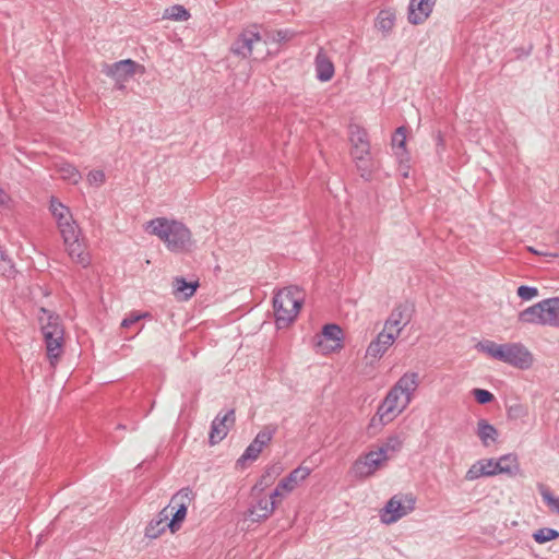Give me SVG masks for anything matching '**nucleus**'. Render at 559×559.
<instances>
[{"label":"nucleus","instance_id":"79ce46f5","mask_svg":"<svg viewBox=\"0 0 559 559\" xmlns=\"http://www.w3.org/2000/svg\"><path fill=\"white\" fill-rule=\"evenodd\" d=\"M405 144H406V128L399 127L392 136V145H393V147L404 151Z\"/></svg>","mask_w":559,"mask_h":559},{"label":"nucleus","instance_id":"de8ad7c7","mask_svg":"<svg viewBox=\"0 0 559 559\" xmlns=\"http://www.w3.org/2000/svg\"><path fill=\"white\" fill-rule=\"evenodd\" d=\"M91 185L100 186L105 181V174L102 170H92L87 175Z\"/></svg>","mask_w":559,"mask_h":559},{"label":"nucleus","instance_id":"393cba45","mask_svg":"<svg viewBox=\"0 0 559 559\" xmlns=\"http://www.w3.org/2000/svg\"><path fill=\"white\" fill-rule=\"evenodd\" d=\"M276 501H270L267 498H260L251 509L250 515L253 521L267 519L276 508Z\"/></svg>","mask_w":559,"mask_h":559},{"label":"nucleus","instance_id":"2eb2a0df","mask_svg":"<svg viewBox=\"0 0 559 559\" xmlns=\"http://www.w3.org/2000/svg\"><path fill=\"white\" fill-rule=\"evenodd\" d=\"M397 338V333L382 331L378 334L366 350V358L377 360L381 358L385 352L393 345Z\"/></svg>","mask_w":559,"mask_h":559},{"label":"nucleus","instance_id":"603ef678","mask_svg":"<svg viewBox=\"0 0 559 559\" xmlns=\"http://www.w3.org/2000/svg\"><path fill=\"white\" fill-rule=\"evenodd\" d=\"M283 491L284 489L283 488H280V485L277 484V487L274 489V491L270 495V498L269 500L270 501H276V498L277 497H282L283 496Z\"/></svg>","mask_w":559,"mask_h":559},{"label":"nucleus","instance_id":"9d476101","mask_svg":"<svg viewBox=\"0 0 559 559\" xmlns=\"http://www.w3.org/2000/svg\"><path fill=\"white\" fill-rule=\"evenodd\" d=\"M408 504L402 503L401 499L396 496L392 497L384 508L381 510L380 518L382 523L392 524L407 515L414 510L415 500L413 498H406Z\"/></svg>","mask_w":559,"mask_h":559},{"label":"nucleus","instance_id":"8fccbe9b","mask_svg":"<svg viewBox=\"0 0 559 559\" xmlns=\"http://www.w3.org/2000/svg\"><path fill=\"white\" fill-rule=\"evenodd\" d=\"M145 316L146 314L131 313L130 316L122 320L121 326L128 329L135 324L138 321H140V319H142Z\"/></svg>","mask_w":559,"mask_h":559},{"label":"nucleus","instance_id":"412c9836","mask_svg":"<svg viewBox=\"0 0 559 559\" xmlns=\"http://www.w3.org/2000/svg\"><path fill=\"white\" fill-rule=\"evenodd\" d=\"M311 473V469L306 466H298L294 471H292L288 476L283 478L278 485L280 488H283L285 492L293 491L299 483L305 480Z\"/></svg>","mask_w":559,"mask_h":559},{"label":"nucleus","instance_id":"0eeeda50","mask_svg":"<svg viewBox=\"0 0 559 559\" xmlns=\"http://www.w3.org/2000/svg\"><path fill=\"white\" fill-rule=\"evenodd\" d=\"M500 361L511 366L526 369L533 361L532 354L520 343L502 344Z\"/></svg>","mask_w":559,"mask_h":559},{"label":"nucleus","instance_id":"423d86ee","mask_svg":"<svg viewBox=\"0 0 559 559\" xmlns=\"http://www.w3.org/2000/svg\"><path fill=\"white\" fill-rule=\"evenodd\" d=\"M193 497L194 495L190 488H182L171 497L168 507L160 512V515H164V519L167 520L169 516L168 509H170L173 518L170 522L167 523V526L173 533L179 530L181 522L187 515V509L192 502Z\"/></svg>","mask_w":559,"mask_h":559},{"label":"nucleus","instance_id":"72a5a7b5","mask_svg":"<svg viewBox=\"0 0 559 559\" xmlns=\"http://www.w3.org/2000/svg\"><path fill=\"white\" fill-rule=\"evenodd\" d=\"M528 416V408L527 406L519 403V402H514V403H511L507 406V417L508 419L510 420H522L524 421V419Z\"/></svg>","mask_w":559,"mask_h":559},{"label":"nucleus","instance_id":"c756f323","mask_svg":"<svg viewBox=\"0 0 559 559\" xmlns=\"http://www.w3.org/2000/svg\"><path fill=\"white\" fill-rule=\"evenodd\" d=\"M403 441L397 436H392L382 443L377 450L388 461L392 454L399 452L402 449Z\"/></svg>","mask_w":559,"mask_h":559},{"label":"nucleus","instance_id":"49530a36","mask_svg":"<svg viewBox=\"0 0 559 559\" xmlns=\"http://www.w3.org/2000/svg\"><path fill=\"white\" fill-rule=\"evenodd\" d=\"M136 63L131 59L120 60L106 70H134Z\"/></svg>","mask_w":559,"mask_h":559},{"label":"nucleus","instance_id":"6e6552de","mask_svg":"<svg viewBox=\"0 0 559 559\" xmlns=\"http://www.w3.org/2000/svg\"><path fill=\"white\" fill-rule=\"evenodd\" d=\"M277 427L275 425L264 426L255 436L253 441L245 450L243 454L238 460L239 463L243 461H254L259 457L260 453L273 439Z\"/></svg>","mask_w":559,"mask_h":559},{"label":"nucleus","instance_id":"9b49d317","mask_svg":"<svg viewBox=\"0 0 559 559\" xmlns=\"http://www.w3.org/2000/svg\"><path fill=\"white\" fill-rule=\"evenodd\" d=\"M235 411L229 409L226 414H218L211 425L209 442L211 445L219 443L228 433L229 429L235 425Z\"/></svg>","mask_w":559,"mask_h":559},{"label":"nucleus","instance_id":"ddd939ff","mask_svg":"<svg viewBox=\"0 0 559 559\" xmlns=\"http://www.w3.org/2000/svg\"><path fill=\"white\" fill-rule=\"evenodd\" d=\"M343 331L337 324H326L318 335L316 345L324 353L342 347Z\"/></svg>","mask_w":559,"mask_h":559},{"label":"nucleus","instance_id":"7ed1b4c3","mask_svg":"<svg viewBox=\"0 0 559 559\" xmlns=\"http://www.w3.org/2000/svg\"><path fill=\"white\" fill-rule=\"evenodd\" d=\"M304 296L297 286L280 289L273 298V308L278 329L288 326L297 317Z\"/></svg>","mask_w":559,"mask_h":559},{"label":"nucleus","instance_id":"cd10ccee","mask_svg":"<svg viewBox=\"0 0 559 559\" xmlns=\"http://www.w3.org/2000/svg\"><path fill=\"white\" fill-rule=\"evenodd\" d=\"M265 39L270 41L272 53L278 50L280 44L289 40L294 36V32L289 29H280L274 32H267L264 34Z\"/></svg>","mask_w":559,"mask_h":559},{"label":"nucleus","instance_id":"a19ab883","mask_svg":"<svg viewBox=\"0 0 559 559\" xmlns=\"http://www.w3.org/2000/svg\"><path fill=\"white\" fill-rule=\"evenodd\" d=\"M481 476H486L485 466L481 465L480 460L474 463L465 474L466 480H475Z\"/></svg>","mask_w":559,"mask_h":559},{"label":"nucleus","instance_id":"39448f33","mask_svg":"<svg viewBox=\"0 0 559 559\" xmlns=\"http://www.w3.org/2000/svg\"><path fill=\"white\" fill-rule=\"evenodd\" d=\"M58 228L72 261L84 267L87 266L90 264V257L85 252L84 243L80 238L81 230L73 218L60 223Z\"/></svg>","mask_w":559,"mask_h":559},{"label":"nucleus","instance_id":"f3484780","mask_svg":"<svg viewBox=\"0 0 559 559\" xmlns=\"http://www.w3.org/2000/svg\"><path fill=\"white\" fill-rule=\"evenodd\" d=\"M40 312L41 316H39V322L41 324L43 335L51 334L58 338H60V335H64V329L58 314H55L45 308H41Z\"/></svg>","mask_w":559,"mask_h":559},{"label":"nucleus","instance_id":"a211bd4d","mask_svg":"<svg viewBox=\"0 0 559 559\" xmlns=\"http://www.w3.org/2000/svg\"><path fill=\"white\" fill-rule=\"evenodd\" d=\"M521 323L546 325L544 300L524 309L518 316Z\"/></svg>","mask_w":559,"mask_h":559},{"label":"nucleus","instance_id":"09e8293b","mask_svg":"<svg viewBox=\"0 0 559 559\" xmlns=\"http://www.w3.org/2000/svg\"><path fill=\"white\" fill-rule=\"evenodd\" d=\"M14 273L12 261L7 257L0 259V275L11 276Z\"/></svg>","mask_w":559,"mask_h":559},{"label":"nucleus","instance_id":"c9c22d12","mask_svg":"<svg viewBox=\"0 0 559 559\" xmlns=\"http://www.w3.org/2000/svg\"><path fill=\"white\" fill-rule=\"evenodd\" d=\"M164 17L174 21H187L190 17V13L185 7L175 4L165 10Z\"/></svg>","mask_w":559,"mask_h":559},{"label":"nucleus","instance_id":"aec40b11","mask_svg":"<svg viewBox=\"0 0 559 559\" xmlns=\"http://www.w3.org/2000/svg\"><path fill=\"white\" fill-rule=\"evenodd\" d=\"M504 461L514 462V454L502 455L498 460L487 459L480 460L481 465L485 466L486 476H493L497 474L511 473L510 465H504Z\"/></svg>","mask_w":559,"mask_h":559},{"label":"nucleus","instance_id":"6e6d98bb","mask_svg":"<svg viewBox=\"0 0 559 559\" xmlns=\"http://www.w3.org/2000/svg\"><path fill=\"white\" fill-rule=\"evenodd\" d=\"M7 257L5 252L0 250V259H5Z\"/></svg>","mask_w":559,"mask_h":559},{"label":"nucleus","instance_id":"e433bc0d","mask_svg":"<svg viewBox=\"0 0 559 559\" xmlns=\"http://www.w3.org/2000/svg\"><path fill=\"white\" fill-rule=\"evenodd\" d=\"M558 537H559V532L554 528H549V527H543L540 530H537L533 534L534 540L538 544H545V543L554 540Z\"/></svg>","mask_w":559,"mask_h":559},{"label":"nucleus","instance_id":"a878e982","mask_svg":"<svg viewBox=\"0 0 559 559\" xmlns=\"http://www.w3.org/2000/svg\"><path fill=\"white\" fill-rule=\"evenodd\" d=\"M199 287L198 282H187L183 277H175L173 282L174 295L183 299H189Z\"/></svg>","mask_w":559,"mask_h":559},{"label":"nucleus","instance_id":"5701e85b","mask_svg":"<svg viewBox=\"0 0 559 559\" xmlns=\"http://www.w3.org/2000/svg\"><path fill=\"white\" fill-rule=\"evenodd\" d=\"M476 435L484 447L491 445L499 437V432L496 427L489 424L486 419H479L477 421Z\"/></svg>","mask_w":559,"mask_h":559},{"label":"nucleus","instance_id":"7c9ffc66","mask_svg":"<svg viewBox=\"0 0 559 559\" xmlns=\"http://www.w3.org/2000/svg\"><path fill=\"white\" fill-rule=\"evenodd\" d=\"M57 171L63 180L73 185L78 183L81 179L79 170L71 164L63 163L58 165Z\"/></svg>","mask_w":559,"mask_h":559},{"label":"nucleus","instance_id":"dca6fc26","mask_svg":"<svg viewBox=\"0 0 559 559\" xmlns=\"http://www.w3.org/2000/svg\"><path fill=\"white\" fill-rule=\"evenodd\" d=\"M436 0H411L408 5V21L412 24H420L432 12Z\"/></svg>","mask_w":559,"mask_h":559},{"label":"nucleus","instance_id":"bb28decb","mask_svg":"<svg viewBox=\"0 0 559 559\" xmlns=\"http://www.w3.org/2000/svg\"><path fill=\"white\" fill-rule=\"evenodd\" d=\"M546 325L559 328V297L544 299Z\"/></svg>","mask_w":559,"mask_h":559},{"label":"nucleus","instance_id":"58836bf2","mask_svg":"<svg viewBox=\"0 0 559 559\" xmlns=\"http://www.w3.org/2000/svg\"><path fill=\"white\" fill-rule=\"evenodd\" d=\"M165 519L156 522L152 521L145 528V536L148 538H156L165 530L167 524L164 523Z\"/></svg>","mask_w":559,"mask_h":559},{"label":"nucleus","instance_id":"f03ea898","mask_svg":"<svg viewBox=\"0 0 559 559\" xmlns=\"http://www.w3.org/2000/svg\"><path fill=\"white\" fill-rule=\"evenodd\" d=\"M230 50L242 58L262 61L272 53L270 41L258 32L257 26L243 29L233 43Z\"/></svg>","mask_w":559,"mask_h":559},{"label":"nucleus","instance_id":"473e14b6","mask_svg":"<svg viewBox=\"0 0 559 559\" xmlns=\"http://www.w3.org/2000/svg\"><path fill=\"white\" fill-rule=\"evenodd\" d=\"M135 72H106L115 88L124 90Z\"/></svg>","mask_w":559,"mask_h":559},{"label":"nucleus","instance_id":"5fc2aeb1","mask_svg":"<svg viewBox=\"0 0 559 559\" xmlns=\"http://www.w3.org/2000/svg\"><path fill=\"white\" fill-rule=\"evenodd\" d=\"M504 465H510V467H511V473L510 474H514L515 472L519 471V463H518V457L516 456H515V461L514 462L504 461Z\"/></svg>","mask_w":559,"mask_h":559},{"label":"nucleus","instance_id":"b1692460","mask_svg":"<svg viewBox=\"0 0 559 559\" xmlns=\"http://www.w3.org/2000/svg\"><path fill=\"white\" fill-rule=\"evenodd\" d=\"M396 21L395 11L392 9L381 10L376 19L374 26L383 36L391 34Z\"/></svg>","mask_w":559,"mask_h":559},{"label":"nucleus","instance_id":"6ab92c4d","mask_svg":"<svg viewBox=\"0 0 559 559\" xmlns=\"http://www.w3.org/2000/svg\"><path fill=\"white\" fill-rule=\"evenodd\" d=\"M401 393L406 396V402H412L413 395L419 386V374L418 372H406L404 373L393 385Z\"/></svg>","mask_w":559,"mask_h":559},{"label":"nucleus","instance_id":"f257e3e1","mask_svg":"<svg viewBox=\"0 0 559 559\" xmlns=\"http://www.w3.org/2000/svg\"><path fill=\"white\" fill-rule=\"evenodd\" d=\"M147 228L163 240L170 251H189L194 245L189 228L178 221L158 217L150 221Z\"/></svg>","mask_w":559,"mask_h":559},{"label":"nucleus","instance_id":"a18cd8bd","mask_svg":"<svg viewBox=\"0 0 559 559\" xmlns=\"http://www.w3.org/2000/svg\"><path fill=\"white\" fill-rule=\"evenodd\" d=\"M518 296L523 300H531L538 296V289L536 287L522 285L518 288Z\"/></svg>","mask_w":559,"mask_h":559},{"label":"nucleus","instance_id":"1a4fd4ad","mask_svg":"<svg viewBox=\"0 0 559 559\" xmlns=\"http://www.w3.org/2000/svg\"><path fill=\"white\" fill-rule=\"evenodd\" d=\"M385 461V457L378 451H370L355 461L352 473L357 478H367L373 475Z\"/></svg>","mask_w":559,"mask_h":559},{"label":"nucleus","instance_id":"864d4df0","mask_svg":"<svg viewBox=\"0 0 559 559\" xmlns=\"http://www.w3.org/2000/svg\"><path fill=\"white\" fill-rule=\"evenodd\" d=\"M10 197L7 194V192L0 188V204L1 205H9Z\"/></svg>","mask_w":559,"mask_h":559},{"label":"nucleus","instance_id":"20e7f679","mask_svg":"<svg viewBox=\"0 0 559 559\" xmlns=\"http://www.w3.org/2000/svg\"><path fill=\"white\" fill-rule=\"evenodd\" d=\"M405 400L406 396L404 393H401L395 386H392L379 405L377 414L371 418L369 430L391 423L409 405L411 402H406Z\"/></svg>","mask_w":559,"mask_h":559},{"label":"nucleus","instance_id":"2f4dec72","mask_svg":"<svg viewBox=\"0 0 559 559\" xmlns=\"http://www.w3.org/2000/svg\"><path fill=\"white\" fill-rule=\"evenodd\" d=\"M50 211L53 217L56 218L58 225L64 221H70V218H72L70 210L61 202L55 199H51L50 201Z\"/></svg>","mask_w":559,"mask_h":559},{"label":"nucleus","instance_id":"37998d69","mask_svg":"<svg viewBox=\"0 0 559 559\" xmlns=\"http://www.w3.org/2000/svg\"><path fill=\"white\" fill-rule=\"evenodd\" d=\"M472 394L475 397V400L481 405L488 404L495 400L493 394L484 389H474L472 391Z\"/></svg>","mask_w":559,"mask_h":559},{"label":"nucleus","instance_id":"c03bdc74","mask_svg":"<svg viewBox=\"0 0 559 559\" xmlns=\"http://www.w3.org/2000/svg\"><path fill=\"white\" fill-rule=\"evenodd\" d=\"M317 70H334V66L330 58L322 51H319L316 57Z\"/></svg>","mask_w":559,"mask_h":559},{"label":"nucleus","instance_id":"4c0bfd02","mask_svg":"<svg viewBox=\"0 0 559 559\" xmlns=\"http://www.w3.org/2000/svg\"><path fill=\"white\" fill-rule=\"evenodd\" d=\"M540 495L552 512L559 514V498L555 497L548 488L540 487Z\"/></svg>","mask_w":559,"mask_h":559},{"label":"nucleus","instance_id":"3c124183","mask_svg":"<svg viewBox=\"0 0 559 559\" xmlns=\"http://www.w3.org/2000/svg\"><path fill=\"white\" fill-rule=\"evenodd\" d=\"M334 72H318L317 78L321 82H329L332 80Z\"/></svg>","mask_w":559,"mask_h":559},{"label":"nucleus","instance_id":"4468645a","mask_svg":"<svg viewBox=\"0 0 559 559\" xmlns=\"http://www.w3.org/2000/svg\"><path fill=\"white\" fill-rule=\"evenodd\" d=\"M411 320V307L407 304L397 305L384 323L385 332H393L400 335L401 331Z\"/></svg>","mask_w":559,"mask_h":559},{"label":"nucleus","instance_id":"c85d7f7f","mask_svg":"<svg viewBox=\"0 0 559 559\" xmlns=\"http://www.w3.org/2000/svg\"><path fill=\"white\" fill-rule=\"evenodd\" d=\"M281 471L282 468L276 465L269 467L261 476L260 480L253 486L252 492L263 491L274 481V479L280 475Z\"/></svg>","mask_w":559,"mask_h":559},{"label":"nucleus","instance_id":"4be33fe9","mask_svg":"<svg viewBox=\"0 0 559 559\" xmlns=\"http://www.w3.org/2000/svg\"><path fill=\"white\" fill-rule=\"evenodd\" d=\"M63 336L64 335H60V338H58L57 336L51 334L44 335L47 357L49 359L51 367H56L58 359L63 353Z\"/></svg>","mask_w":559,"mask_h":559},{"label":"nucleus","instance_id":"f8f14e48","mask_svg":"<svg viewBox=\"0 0 559 559\" xmlns=\"http://www.w3.org/2000/svg\"><path fill=\"white\" fill-rule=\"evenodd\" d=\"M349 140L352 143V156L354 159H362L370 156V144L367 131L358 124L349 126Z\"/></svg>","mask_w":559,"mask_h":559},{"label":"nucleus","instance_id":"ea45409f","mask_svg":"<svg viewBox=\"0 0 559 559\" xmlns=\"http://www.w3.org/2000/svg\"><path fill=\"white\" fill-rule=\"evenodd\" d=\"M369 157L370 156H364L362 159H355L360 176L366 180H370L372 173V164Z\"/></svg>","mask_w":559,"mask_h":559},{"label":"nucleus","instance_id":"f704fd0d","mask_svg":"<svg viewBox=\"0 0 559 559\" xmlns=\"http://www.w3.org/2000/svg\"><path fill=\"white\" fill-rule=\"evenodd\" d=\"M479 352L487 354L488 356L499 360L501 356L502 344H497L493 341H483L476 345Z\"/></svg>","mask_w":559,"mask_h":559},{"label":"nucleus","instance_id":"4d7b16f0","mask_svg":"<svg viewBox=\"0 0 559 559\" xmlns=\"http://www.w3.org/2000/svg\"><path fill=\"white\" fill-rule=\"evenodd\" d=\"M438 141H439V143H441V142H442V138H441V134H440V133L438 134Z\"/></svg>","mask_w":559,"mask_h":559}]
</instances>
